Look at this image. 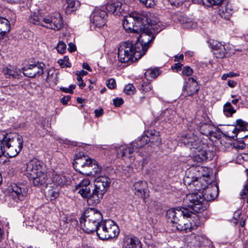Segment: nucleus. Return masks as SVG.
I'll return each instance as SVG.
<instances>
[{
	"mask_svg": "<svg viewBox=\"0 0 248 248\" xmlns=\"http://www.w3.org/2000/svg\"><path fill=\"white\" fill-rule=\"evenodd\" d=\"M167 217L178 230L190 232L199 225L200 221L196 214H192L185 207H177L169 210Z\"/></svg>",
	"mask_w": 248,
	"mask_h": 248,
	"instance_id": "f257e3e1",
	"label": "nucleus"
},
{
	"mask_svg": "<svg viewBox=\"0 0 248 248\" xmlns=\"http://www.w3.org/2000/svg\"><path fill=\"white\" fill-rule=\"evenodd\" d=\"M142 25V27L140 26V31L136 33L139 35L137 37L138 42L136 44L137 50L139 51L137 52L139 54L137 53V58H141L145 54L150 46V43L155 39V32H158L161 30V29L158 30L156 25L153 22L150 23L149 19L144 21Z\"/></svg>",
	"mask_w": 248,
	"mask_h": 248,
	"instance_id": "f03ea898",
	"label": "nucleus"
},
{
	"mask_svg": "<svg viewBox=\"0 0 248 248\" xmlns=\"http://www.w3.org/2000/svg\"><path fill=\"white\" fill-rule=\"evenodd\" d=\"M23 138L18 134H6L4 132H0V142L3 153L9 157L16 156L23 147Z\"/></svg>",
	"mask_w": 248,
	"mask_h": 248,
	"instance_id": "7ed1b4c3",
	"label": "nucleus"
},
{
	"mask_svg": "<svg viewBox=\"0 0 248 248\" xmlns=\"http://www.w3.org/2000/svg\"><path fill=\"white\" fill-rule=\"evenodd\" d=\"M26 175L30 181H32L34 186L46 185L47 175L43 163L36 159L29 162L27 164Z\"/></svg>",
	"mask_w": 248,
	"mask_h": 248,
	"instance_id": "20e7f679",
	"label": "nucleus"
},
{
	"mask_svg": "<svg viewBox=\"0 0 248 248\" xmlns=\"http://www.w3.org/2000/svg\"><path fill=\"white\" fill-rule=\"evenodd\" d=\"M102 218V215L99 211L89 209L85 211L83 216L81 217L80 225L82 229L87 233L94 231L97 233Z\"/></svg>",
	"mask_w": 248,
	"mask_h": 248,
	"instance_id": "39448f33",
	"label": "nucleus"
},
{
	"mask_svg": "<svg viewBox=\"0 0 248 248\" xmlns=\"http://www.w3.org/2000/svg\"><path fill=\"white\" fill-rule=\"evenodd\" d=\"M205 198L201 192L188 194L184 198L183 206L186 208L190 213L201 212L206 209Z\"/></svg>",
	"mask_w": 248,
	"mask_h": 248,
	"instance_id": "423d86ee",
	"label": "nucleus"
},
{
	"mask_svg": "<svg viewBox=\"0 0 248 248\" xmlns=\"http://www.w3.org/2000/svg\"><path fill=\"white\" fill-rule=\"evenodd\" d=\"M148 19L144 12L141 13L133 12L124 16L123 20V27L128 32L136 33L140 31V26Z\"/></svg>",
	"mask_w": 248,
	"mask_h": 248,
	"instance_id": "0eeeda50",
	"label": "nucleus"
},
{
	"mask_svg": "<svg viewBox=\"0 0 248 248\" xmlns=\"http://www.w3.org/2000/svg\"><path fill=\"white\" fill-rule=\"evenodd\" d=\"M30 22L56 31L61 29L63 26L62 18L59 13L46 16L33 15L30 17Z\"/></svg>",
	"mask_w": 248,
	"mask_h": 248,
	"instance_id": "6e6552de",
	"label": "nucleus"
},
{
	"mask_svg": "<svg viewBox=\"0 0 248 248\" xmlns=\"http://www.w3.org/2000/svg\"><path fill=\"white\" fill-rule=\"evenodd\" d=\"M110 183V179L106 176H99L95 179L92 196L89 200L91 204H98L100 203L109 188Z\"/></svg>",
	"mask_w": 248,
	"mask_h": 248,
	"instance_id": "1a4fd4ad",
	"label": "nucleus"
},
{
	"mask_svg": "<svg viewBox=\"0 0 248 248\" xmlns=\"http://www.w3.org/2000/svg\"><path fill=\"white\" fill-rule=\"evenodd\" d=\"M137 45L135 47L133 44L129 41L123 42L120 44L118 50V58L121 62H132L140 59L137 58Z\"/></svg>",
	"mask_w": 248,
	"mask_h": 248,
	"instance_id": "9d476101",
	"label": "nucleus"
},
{
	"mask_svg": "<svg viewBox=\"0 0 248 248\" xmlns=\"http://www.w3.org/2000/svg\"><path fill=\"white\" fill-rule=\"evenodd\" d=\"M190 171L191 170L186 173V175L184 178V184L189 186L191 190L198 192H201L202 189L203 190L208 184L210 183V180L209 179V174L207 173L206 176L203 175L202 177L198 178L194 177L193 173H190Z\"/></svg>",
	"mask_w": 248,
	"mask_h": 248,
	"instance_id": "9b49d317",
	"label": "nucleus"
},
{
	"mask_svg": "<svg viewBox=\"0 0 248 248\" xmlns=\"http://www.w3.org/2000/svg\"><path fill=\"white\" fill-rule=\"evenodd\" d=\"M120 232L118 226L111 220L101 222L97 230V234L101 239L114 238Z\"/></svg>",
	"mask_w": 248,
	"mask_h": 248,
	"instance_id": "f8f14e48",
	"label": "nucleus"
},
{
	"mask_svg": "<svg viewBox=\"0 0 248 248\" xmlns=\"http://www.w3.org/2000/svg\"><path fill=\"white\" fill-rule=\"evenodd\" d=\"M8 194L15 202H19L26 200L28 194V189L23 184L14 183L9 186Z\"/></svg>",
	"mask_w": 248,
	"mask_h": 248,
	"instance_id": "ddd939ff",
	"label": "nucleus"
},
{
	"mask_svg": "<svg viewBox=\"0 0 248 248\" xmlns=\"http://www.w3.org/2000/svg\"><path fill=\"white\" fill-rule=\"evenodd\" d=\"M93 160L86 155L77 157L73 163L74 167L77 171L86 174V172L92 167Z\"/></svg>",
	"mask_w": 248,
	"mask_h": 248,
	"instance_id": "4468645a",
	"label": "nucleus"
},
{
	"mask_svg": "<svg viewBox=\"0 0 248 248\" xmlns=\"http://www.w3.org/2000/svg\"><path fill=\"white\" fill-rule=\"evenodd\" d=\"M45 66V64L41 62L31 64L28 67L23 69V73L30 78L40 76L43 73Z\"/></svg>",
	"mask_w": 248,
	"mask_h": 248,
	"instance_id": "2eb2a0df",
	"label": "nucleus"
},
{
	"mask_svg": "<svg viewBox=\"0 0 248 248\" xmlns=\"http://www.w3.org/2000/svg\"><path fill=\"white\" fill-rule=\"evenodd\" d=\"M107 16V13L105 11L96 9L91 16V21L95 27L101 28L106 24Z\"/></svg>",
	"mask_w": 248,
	"mask_h": 248,
	"instance_id": "dca6fc26",
	"label": "nucleus"
},
{
	"mask_svg": "<svg viewBox=\"0 0 248 248\" xmlns=\"http://www.w3.org/2000/svg\"><path fill=\"white\" fill-rule=\"evenodd\" d=\"M180 140L182 143L190 149H198L199 147L200 140L193 133H189L183 134Z\"/></svg>",
	"mask_w": 248,
	"mask_h": 248,
	"instance_id": "f3484780",
	"label": "nucleus"
},
{
	"mask_svg": "<svg viewBox=\"0 0 248 248\" xmlns=\"http://www.w3.org/2000/svg\"><path fill=\"white\" fill-rule=\"evenodd\" d=\"M123 248H142V244L140 239L132 235H125L122 241Z\"/></svg>",
	"mask_w": 248,
	"mask_h": 248,
	"instance_id": "a211bd4d",
	"label": "nucleus"
},
{
	"mask_svg": "<svg viewBox=\"0 0 248 248\" xmlns=\"http://www.w3.org/2000/svg\"><path fill=\"white\" fill-rule=\"evenodd\" d=\"M199 88L196 80L193 78H188L183 86V90L184 93H186L185 96H192L198 93Z\"/></svg>",
	"mask_w": 248,
	"mask_h": 248,
	"instance_id": "6ab92c4d",
	"label": "nucleus"
},
{
	"mask_svg": "<svg viewBox=\"0 0 248 248\" xmlns=\"http://www.w3.org/2000/svg\"><path fill=\"white\" fill-rule=\"evenodd\" d=\"M52 183L49 184V188H60L66 185L69 183L68 179L62 173L54 172L52 177Z\"/></svg>",
	"mask_w": 248,
	"mask_h": 248,
	"instance_id": "aec40b11",
	"label": "nucleus"
},
{
	"mask_svg": "<svg viewBox=\"0 0 248 248\" xmlns=\"http://www.w3.org/2000/svg\"><path fill=\"white\" fill-rule=\"evenodd\" d=\"M124 5L118 0H111L106 5V9L110 14L116 13L117 15H120L124 11Z\"/></svg>",
	"mask_w": 248,
	"mask_h": 248,
	"instance_id": "412c9836",
	"label": "nucleus"
},
{
	"mask_svg": "<svg viewBox=\"0 0 248 248\" xmlns=\"http://www.w3.org/2000/svg\"><path fill=\"white\" fill-rule=\"evenodd\" d=\"M201 193H203L205 201H213L218 195V187L214 185H208Z\"/></svg>",
	"mask_w": 248,
	"mask_h": 248,
	"instance_id": "4be33fe9",
	"label": "nucleus"
},
{
	"mask_svg": "<svg viewBox=\"0 0 248 248\" xmlns=\"http://www.w3.org/2000/svg\"><path fill=\"white\" fill-rule=\"evenodd\" d=\"M132 144L130 145H118L115 147L116 155L118 157H129L134 152Z\"/></svg>",
	"mask_w": 248,
	"mask_h": 248,
	"instance_id": "5701e85b",
	"label": "nucleus"
},
{
	"mask_svg": "<svg viewBox=\"0 0 248 248\" xmlns=\"http://www.w3.org/2000/svg\"><path fill=\"white\" fill-rule=\"evenodd\" d=\"M212 52L217 58H224L226 54V49L223 45L217 41H214L211 44Z\"/></svg>",
	"mask_w": 248,
	"mask_h": 248,
	"instance_id": "b1692460",
	"label": "nucleus"
},
{
	"mask_svg": "<svg viewBox=\"0 0 248 248\" xmlns=\"http://www.w3.org/2000/svg\"><path fill=\"white\" fill-rule=\"evenodd\" d=\"M213 156L214 152H213L201 150L194 156L193 160L197 163H200L207 159H212Z\"/></svg>",
	"mask_w": 248,
	"mask_h": 248,
	"instance_id": "393cba45",
	"label": "nucleus"
},
{
	"mask_svg": "<svg viewBox=\"0 0 248 248\" xmlns=\"http://www.w3.org/2000/svg\"><path fill=\"white\" fill-rule=\"evenodd\" d=\"M46 82L50 86L56 85L58 81V73L54 69L50 68L46 70Z\"/></svg>",
	"mask_w": 248,
	"mask_h": 248,
	"instance_id": "a878e982",
	"label": "nucleus"
},
{
	"mask_svg": "<svg viewBox=\"0 0 248 248\" xmlns=\"http://www.w3.org/2000/svg\"><path fill=\"white\" fill-rule=\"evenodd\" d=\"M133 188L135 193L140 197L145 195V190L147 188V183L145 181H138L134 184Z\"/></svg>",
	"mask_w": 248,
	"mask_h": 248,
	"instance_id": "bb28decb",
	"label": "nucleus"
},
{
	"mask_svg": "<svg viewBox=\"0 0 248 248\" xmlns=\"http://www.w3.org/2000/svg\"><path fill=\"white\" fill-rule=\"evenodd\" d=\"M148 138V140L153 144L158 146L161 142L159 132L155 130H151L147 132L146 136Z\"/></svg>",
	"mask_w": 248,
	"mask_h": 248,
	"instance_id": "cd10ccee",
	"label": "nucleus"
},
{
	"mask_svg": "<svg viewBox=\"0 0 248 248\" xmlns=\"http://www.w3.org/2000/svg\"><path fill=\"white\" fill-rule=\"evenodd\" d=\"M232 13V7L231 3L227 2L220 9V15L226 19H229Z\"/></svg>",
	"mask_w": 248,
	"mask_h": 248,
	"instance_id": "c85d7f7f",
	"label": "nucleus"
},
{
	"mask_svg": "<svg viewBox=\"0 0 248 248\" xmlns=\"http://www.w3.org/2000/svg\"><path fill=\"white\" fill-rule=\"evenodd\" d=\"M67 6L65 8V13L70 14L77 11L80 6V2L77 0H66Z\"/></svg>",
	"mask_w": 248,
	"mask_h": 248,
	"instance_id": "c756f323",
	"label": "nucleus"
},
{
	"mask_svg": "<svg viewBox=\"0 0 248 248\" xmlns=\"http://www.w3.org/2000/svg\"><path fill=\"white\" fill-rule=\"evenodd\" d=\"M102 170L101 167L98 165L95 160H93L92 167L90 168L89 170L86 172V174L87 175L97 176L101 174Z\"/></svg>",
	"mask_w": 248,
	"mask_h": 248,
	"instance_id": "7c9ffc66",
	"label": "nucleus"
},
{
	"mask_svg": "<svg viewBox=\"0 0 248 248\" xmlns=\"http://www.w3.org/2000/svg\"><path fill=\"white\" fill-rule=\"evenodd\" d=\"M0 30L4 36L10 31V21L1 17H0Z\"/></svg>",
	"mask_w": 248,
	"mask_h": 248,
	"instance_id": "2f4dec72",
	"label": "nucleus"
},
{
	"mask_svg": "<svg viewBox=\"0 0 248 248\" xmlns=\"http://www.w3.org/2000/svg\"><path fill=\"white\" fill-rule=\"evenodd\" d=\"M77 223V220L75 219L64 217L63 220V224H62V223H61L60 226L61 229L63 231V232H67L69 231L71 226H73V224H76Z\"/></svg>",
	"mask_w": 248,
	"mask_h": 248,
	"instance_id": "473e14b6",
	"label": "nucleus"
},
{
	"mask_svg": "<svg viewBox=\"0 0 248 248\" xmlns=\"http://www.w3.org/2000/svg\"><path fill=\"white\" fill-rule=\"evenodd\" d=\"M3 73L7 78H18L20 74V71L16 68L11 69L6 67L3 69Z\"/></svg>",
	"mask_w": 248,
	"mask_h": 248,
	"instance_id": "72a5a7b5",
	"label": "nucleus"
},
{
	"mask_svg": "<svg viewBox=\"0 0 248 248\" xmlns=\"http://www.w3.org/2000/svg\"><path fill=\"white\" fill-rule=\"evenodd\" d=\"M148 138L145 136H142L140 139H138L135 141L131 143L134 149H139L147 143Z\"/></svg>",
	"mask_w": 248,
	"mask_h": 248,
	"instance_id": "f704fd0d",
	"label": "nucleus"
},
{
	"mask_svg": "<svg viewBox=\"0 0 248 248\" xmlns=\"http://www.w3.org/2000/svg\"><path fill=\"white\" fill-rule=\"evenodd\" d=\"M223 113L227 117H231L235 113L236 110L232 107L230 102H226L223 106Z\"/></svg>",
	"mask_w": 248,
	"mask_h": 248,
	"instance_id": "c9c22d12",
	"label": "nucleus"
},
{
	"mask_svg": "<svg viewBox=\"0 0 248 248\" xmlns=\"http://www.w3.org/2000/svg\"><path fill=\"white\" fill-rule=\"evenodd\" d=\"M213 128L212 125L207 124H203L200 126V131L203 135L210 136L213 133Z\"/></svg>",
	"mask_w": 248,
	"mask_h": 248,
	"instance_id": "e433bc0d",
	"label": "nucleus"
},
{
	"mask_svg": "<svg viewBox=\"0 0 248 248\" xmlns=\"http://www.w3.org/2000/svg\"><path fill=\"white\" fill-rule=\"evenodd\" d=\"M78 193L83 198L87 199L88 204L89 205L95 206L97 204H92L89 202V200L92 196V192L91 193L90 188L83 190H78Z\"/></svg>",
	"mask_w": 248,
	"mask_h": 248,
	"instance_id": "4c0bfd02",
	"label": "nucleus"
},
{
	"mask_svg": "<svg viewBox=\"0 0 248 248\" xmlns=\"http://www.w3.org/2000/svg\"><path fill=\"white\" fill-rule=\"evenodd\" d=\"M136 89L131 84L126 85L124 89V92L127 95H132L135 93Z\"/></svg>",
	"mask_w": 248,
	"mask_h": 248,
	"instance_id": "58836bf2",
	"label": "nucleus"
},
{
	"mask_svg": "<svg viewBox=\"0 0 248 248\" xmlns=\"http://www.w3.org/2000/svg\"><path fill=\"white\" fill-rule=\"evenodd\" d=\"M59 188L55 187L54 188H50L47 191L48 195L54 199L58 197L59 195Z\"/></svg>",
	"mask_w": 248,
	"mask_h": 248,
	"instance_id": "ea45409f",
	"label": "nucleus"
},
{
	"mask_svg": "<svg viewBox=\"0 0 248 248\" xmlns=\"http://www.w3.org/2000/svg\"><path fill=\"white\" fill-rule=\"evenodd\" d=\"M147 74L150 75V77L152 78H155L159 75V70L158 68L148 70L145 73L146 75Z\"/></svg>",
	"mask_w": 248,
	"mask_h": 248,
	"instance_id": "a19ab883",
	"label": "nucleus"
},
{
	"mask_svg": "<svg viewBox=\"0 0 248 248\" xmlns=\"http://www.w3.org/2000/svg\"><path fill=\"white\" fill-rule=\"evenodd\" d=\"M68 60V56H65L62 59L59 60L58 62L62 67H70V63Z\"/></svg>",
	"mask_w": 248,
	"mask_h": 248,
	"instance_id": "79ce46f5",
	"label": "nucleus"
},
{
	"mask_svg": "<svg viewBox=\"0 0 248 248\" xmlns=\"http://www.w3.org/2000/svg\"><path fill=\"white\" fill-rule=\"evenodd\" d=\"M56 48L59 53L62 54L66 51V45L63 42L60 41L58 44Z\"/></svg>",
	"mask_w": 248,
	"mask_h": 248,
	"instance_id": "37998d69",
	"label": "nucleus"
},
{
	"mask_svg": "<svg viewBox=\"0 0 248 248\" xmlns=\"http://www.w3.org/2000/svg\"><path fill=\"white\" fill-rule=\"evenodd\" d=\"M236 125L239 127L241 130H244L248 126V124L242 120L238 119L236 120Z\"/></svg>",
	"mask_w": 248,
	"mask_h": 248,
	"instance_id": "c03bdc74",
	"label": "nucleus"
},
{
	"mask_svg": "<svg viewBox=\"0 0 248 248\" xmlns=\"http://www.w3.org/2000/svg\"><path fill=\"white\" fill-rule=\"evenodd\" d=\"M90 184V181L88 179H83L78 185L76 186V189L78 190V188L82 187L88 186Z\"/></svg>",
	"mask_w": 248,
	"mask_h": 248,
	"instance_id": "a18cd8bd",
	"label": "nucleus"
},
{
	"mask_svg": "<svg viewBox=\"0 0 248 248\" xmlns=\"http://www.w3.org/2000/svg\"><path fill=\"white\" fill-rule=\"evenodd\" d=\"M186 0H169L170 2L175 6H178L181 5ZM201 0H192L194 3H198Z\"/></svg>",
	"mask_w": 248,
	"mask_h": 248,
	"instance_id": "49530a36",
	"label": "nucleus"
},
{
	"mask_svg": "<svg viewBox=\"0 0 248 248\" xmlns=\"http://www.w3.org/2000/svg\"><path fill=\"white\" fill-rule=\"evenodd\" d=\"M76 85H72L69 87V88L61 87L60 90L63 92L69 93H74L73 90L75 89Z\"/></svg>",
	"mask_w": 248,
	"mask_h": 248,
	"instance_id": "de8ad7c7",
	"label": "nucleus"
},
{
	"mask_svg": "<svg viewBox=\"0 0 248 248\" xmlns=\"http://www.w3.org/2000/svg\"><path fill=\"white\" fill-rule=\"evenodd\" d=\"M151 85L148 82H144L142 85L141 90L145 93L149 92L152 89Z\"/></svg>",
	"mask_w": 248,
	"mask_h": 248,
	"instance_id": "09e8293b",
	"label": "nucleus"
},
{
	"mask_svg": "<svg viewBox=\"0 0 248 248\" xmlns=\"http://www.w3.org/2000/svg\"><path fill=\"white\" fill-rule=\"evenodd\" d=\"M193 73V70L188 66L184 67L182 71V75L183 76H190Z\"/></svg>",
	"mask_w": 248,
	"mask_h": 248,
	"instance_id": "8fccbe9b",
	"label": "nucleus"
},
{
	"mask_svg": "<svg viewBox=\"0 0 248 248\" xmlns=\"http://www.w3.org/2000/svg\"><path fill=\"white\" fill-rule=\"evenodd\" d=\"M107 85L109 89H114L116 86L115 80L113 78H110L107 81Z\"/></svg>",
	"mask_w": 248,
	"mask_h": 248,
	"instance_id": "3c124183",
	"label": "nucleus"
},
{
	"mask_svg": "<svg viewBox=\"0 0 248 248\" xmlns=\"http://www.w3.org/2000/svg\"><path fill=\"white\" fill-rule=\"evenodd\" d=\"M140 1L147 7H152L155 5L154 0H140Z\"/></svg>",
	"mask_w": 248,
	"mask_h": 248,
	"instance_id": "603ef678",
	"label": "nucleus"
},
{
	"mask_svg": "<svg viewBox=\"0 0 248 248\" xmlns=\"http://www.w3.org/2000/svg\"><path fill=\"white\" fill-rule=\"evenodd\" d=\"M113 102L114 105L115 107H118L123 104L124 100L121 98H116L113 100Z\"/></svg>",
	"mask_w": 248,
	"mask_h": 248,
	"instance_id": "864d4df0",
	"label": "nucleus"
},
{
	"mask_svg": "<svg viewBox=\"0 0 248 248\" xmlns=\"http://www.w3.org/2000/svg\"><path fill=\"white\" fill-rule=\"evenodd\" d=\"M211 5H219L222 3L224 0H206Z\"/></svg>",
	"mask_w": 248,
	"mask_h": 248,
	"instance_id": "5fc2aeb1",
	"label": "nucleus"
},
{
	"mask_svg": "<svg viewBox=\"0 0 248 248\" xmlns=\"http://www.w3.org/2000/svg\"><path fill=\"white\" fill-rule=\"evenodd\" d=\"M247 194H248V180H247V183L245 186H244V187L242 190V191L241 192V196L242 197V198L244 199V198L243 197V196Z\"/></svg>",
	"mask_w": 248,
	"mask_h": 248,
	"instance_id": "6e6d98bb",
	"label": "nucleus"
},
{
	"mask_svg": "<svg viewBox=\"0 0 248 248\" xmlns=\"http://www.w3.org/2000/svg\"><path fill=\"white\" fill-rule=\"evenodd\" d=\"M70 99L71 97L69 95L64 96L61 99V102L63 105H66Z\"/></svg>",
	"mask_w": 248,
	"mask_h": 248,
	"instance_id": "4d7b16f0",
	"label": "nucleus"
},
{
	"mask_svg": "<svg viewBox=\"0 0 248 248\" xmlns=\"http://www.w3.org/2000/svg\"><path fill=\"white\" fill-rule=\"evenodd\" d=\"M183 65L179 62L175 63L173 66L171 67L172 70H176L177 71H180L181 70Z\"/></svg>",
	"mask_w": 248,
	"mask_h": 248,
	"instance_id": "13d9d810",
	"label": "nucleus"
},
{
	"mask_svg": "<svg viewBox=\"0 0 248 248\" xmlns=\"http://www.w3.org/2000/svg\"><path fill=\"white\" fill-rule=\"evenodd\" d=\"M103 113V109L102 108L95 109L94 110V114L96 117H98L102 115Z\"/></svg>",
	"mask_w": 248,
	"mask_h": 248,
	"instance_id": "bf43d9fd",
	"label": "nucleus"
},
{
	"mask_svg": "<svg viewBox=\"0 0 248 248\" xmlns=\"http://www.w3.org/2000/svg\"><path fill=\"white\" fill-rule=\"evenodd\" d=\"M76 49V46L72 43H70L68 44V50L70 52L74 51Z\"/></svg>",
	"mask_w": 248,
	"mask_h": 248,
	"instance_id": "052dcab7",
	"label": "nucleus"
},
{
	"mask_svg": "<svg viewBox=\"0 0 248 248\" xmlns=\"http://www.w3.org/2000/svg\"><path fill=\"white\" fill-rule=\"evenodd\" d=\"M183 59H184V55L183 54H180L179 55L175 56L174 61L175 62H179V61H183Z\"/></svg>",
	"mask_w": 248,
	"mask_h": 248,
	"instance_id": "680f3d73",
	"label": "nucleus"
},
{
	"mask_svg": "<svg viewBox=\"0 0 248 248\" xmlns=\"http://www.w3.org/2000/svg\"><path fill=\"white\" fill-rule=\"evenodd\" d=\"M236 85V82L233 80H229L228 81V85L231 88L234 87Z\"/></svg>",
	"mask_w": 248,
	"mask_h": 248,
	"instance_id": "e2e57ef3",
	"label": "nucleus"
},
{
	"mask_svg": "<svg viewBox=\"0 0 248 248\" xmlns=\"http://www.w3.org/2000/svg\"><path fill=\"white\" fill-rule=\"evenodd\" d=\"M82 67H83V68L89 71H90V72L92 71L91 68L90 67L89 65L86 62H84L83 63Z\"/></svg>",
	"mask_w": 248,
	"mask_h": 248,
	"instance_id": "0e129e2a",
	"label": "nucleus"
},
{
	"mask_svg": "<svg viewBox=\"0 0 248 248\" xmlns=\"http://www.w3.org/2000/svg\"><path fill=\"white\" fill-rule=\"evenodd\" d=\"M192 238H194L195 239H197V240H200L201 239V238L200 236H195V235H191V236H187L186 238V241H188L189 239H191Z\"/></svg>",
	"mask_w": 248,
	"mask_h": 248,
	"instance_id": "69168bd1",
	"label": "nucleus"
},
{
	"mask_svg": "<svg viewBox=\"0 0 248 248\" xmlns=\"http://www.w3.org/2000/svg\"><path fill=\"white\" fill-rule=\"evenodd\" d=\"M196 26V25L191 22L187 23V25H185V27L193 28Z\"/></svg>",
	"mask_w": 248,
	"mask_h": 248,
	"instance_id": "338daca9",
	"label": "nucleus"
},
{
	"mask_svg": "<svg viewBox=\"0 0 248 248\" xmlns=\"http://www.w3.org/2000/svg\"><path fill=\"white\" fill-rule=\"evenodd\" d=\"M80 76H84L88 74V72L87 71L81 70L80 71H77Z\"/></svg>",
	"mask_w": 248,
	"mask_h": 248,
	"instance_id": "774afa93",
	"label": "nucleus"
}]
</instances>
